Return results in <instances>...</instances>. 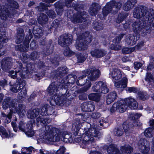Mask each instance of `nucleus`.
Listing matches in <instances>:
<instances>
[{"mask_svg": "<svg viewBox=\"0 0 154 154\" xmlns=\"http://www.w3.org/2000/svg\"><path fill=\"white\" fill-rule=\"evenodd\" d=\"M82 124L80 123V120L77 119L74 121L72 129L74 130L75 135L80 136L82 135V147L85 148L86 146L94 141V137L100 136L101 134L95 128L84 127L83 129L82 128Z\"/></svg>", "mask_w": 154, "mask_h": 154, "instance_id": "1", "label": "nucleus"}, {"mask_svg": "<svg viewBox=\"0 0 154 154\" xmlns=\"http://www.w3.org/2000/svg\"><path fill=\"white\" fill-rule=\"evenodd\" d=\"M148 16L149 18H146V20H137L132 24L133 32L139 35L145 36L148 35L151 32V30L154 28V11L151 10Z\"/></svg>", "mask_w": 154, "mask_h": 154, "instance_id": "2", "label": "nucleus"}, {"mask_svg": "<svg viewBox=\"0 0 154 154\" xmlns=\"http://www.w3.org/2000/svg\"><path fill=\"white\" fill-rule=\"evenodd\" d=\"M18 101L16 99H12L10 97H7L4 100L2 103L3 108L6 109L9 107L10 112L8 114V116L5 118V122L8 123L10 122L12 118L13 113H17L21 117H23L26 112L25 110V106L21 104H18Z\"/></svg>", "mask_w": 154, "mask_h": 154, "instance_id": "3", "label": "nucleus"}, {"mask_svg": "<svg viewBox=\"0 0 154 154\" xmlns=\"http://www.w3.org/2000/svg\"><path fill=\"white\" fill-rule=\"evenodd\" d=\"M43 133L41 135L44 140L48 142H54L60 140V132L59 130L52 126L46 125Z\"/></svg>", "mask_w": 154, "mask_h": 154, "instance_id": "4", "label": "nucleus"}, {"mask_svg": "<svg viewBox=\"0 0 154 154\" xmlns=\"http://www.w3.org/2000/svg\"><path fill=\"white\" fill-rule=\"evenodd\" d=\"M59 88L55 82H53L48 88V92L49 95L54 94L52 97V100H53L57 105L62 106L64 105L66 97L65 95L57 92Z\"/></svg>", "mask_w": 154, "mask_h": 154, "instance_id": "5", "label": "nucleus"}, {"mask_svg": "<svg viewBox=\"0 0 154 154\" xmlns=\"http://www.w3.org/2000/svg\"><path fill=\"white\" fill-rule=\"evenodd\" d=\"M53 107L48 105H45L41 108L39 116L36 119L38 125L47 124L50 122L51 119L45 117L47 115H51L54 112Z\"/></svg>", "mask_w": 154, "mask_h": 154, "instance_id": "6", "label": "nucleus"}, {"mask_svg": "<svg viewBox=\"0 0 154 154\" xmlns=\"http://www.w3.org/2000/svg\"><path fill=\"white\" fill-rule=\"evenodd\" d=\"M75 47L79 51L86 50L88 44L92 40V36L89 35V32H86L78 36Z\"/></svg>", "mask_w": 154, "mask_h": 154, "instance_id": "7", "label": "nucleus"}, {"mask_svg": "<svg viewBox=\"0 0 154 154\" xmlns=\"http://www.w3.org/2000/svg\"><path fill=\"white\" fill-rule=\"evenodd\" d=\"M121 6L122 4L119 2H116L115 1L110 2L107 4L103 8V16L99 15V17L100 19L103 20L109 13L111 12L112 13H113L118 11L120 9Z\"/></svg>", "mask_w": 154, "mask_h": 154, "instance_id": "8", "label": "nucleus"}, {"mask_svg": "<svg viewBox=\"0 0 154 154\" xmlns=\"http://www.w3.org/2000/svg\"><path fill=\"white\" fill-rule=\"evenodd\" d=\"M152 9L148 11V8L144 6L139 5L135 7L134 9L133 16L134 18L140 19L141 20H146V18H149V14L151 16L150 13Z\"/></svg>", "mask_w": 154, "mask_h": 154, "instance_id": "9", "label": "nucleus"}, {"mask_svg": "<svg viewBox=\"0 0 154 154\" xmlns=\"http://www.w3.org/2000/svg\"><path fill=\"white\" fill-rule=\"evenodd\" d=\"M30 65V64H28L26 66V68L22 67V64L20 63L19 64V69L16 70L15 71L13 70L9 71L8 75L12 78L15 79L17 77L18 74L21 78H23L26 73V71H29V70H31V69L29 67Z\"/></svg>", "mask_w": 154, "mask_h": 154, "instance_id": "10", "label": "nucleus"}, {"mask_svg": "<svg viewBox=\"0 0 154 154\" xmlns=\"http://www.w3.org/2000/svg\"><path fill=\"white\" fill-rule=\"evenodd\" d=\"M126 101L121 100L114 103L110 109L111 112L116 111L120 112H124L127 109L128 105L126 104Z\"/></svg>", "mask_w": 154, "mask_h": 154, "instance_id": "11", "label": "nucleus"}, {"mask_svg": "<svg viewBox=\"0 0 154 154\" xmlns=\"http://www.w3.org/2000/svg\"><path fill=\"white\" fill-rule=\"evenodd\" d=\"M86 76V75H82L78 78L76 82V84L78 85L82 86L85 84L86 83H88L87 85L85 86L79 90V92L81 93L87 91L91 86V83L88 80H86L85 81L84 79Z\"/></svg>", "mask_w": 154, "mask_h": 154, "instance_id": "12", "label": "nucleus"}, {"mask_svg": "<svg viewBox=\"0 0 154 154\" xmlns=\"http://www.w3.org/2000/svg\"><path fill=\"white\" fill-rule=\"evenodd\" d=\"M88 14L84 11L79 12L75 14L71 18V20L74 23L85 21L88 19Z\"/></svg>", "mask_w": 154, "mask_h": 154, "instance_id": "13", "label": "nucleus"}, {"mask_svg": "<svg viewBox=\"0 0 154 154\" xmlns=\"http://www.w3.org/2000/svg\"><path fill=\"white\" fill-rule=\"evenodd\" d=\"M138 148L143 154H148L150 150L149 143L144 138H141L138 143Z\"/></svg>", "mask_w": 154, "mask_h": 154, "instance_id": "14", "label": "nucleus"}, {"mask_svg": "<svg viewBox=\"0 0 154 154\" xmlns=\"http://www.w3.org/2000/svg\"><path fill=\"white\" fill-rule=\"evenodd\" d=\"M72 38L71 34L64 35L60 37L59 43L61 46L65 47L71 44Z\"/></svg>", "mask_w": 154, "mask_h": 154, "instance_id": "15", "label": "nucleus"}, {"mask_svg": "<svg viewBox=\"0 0 154 154\" xmlns=\"http://www.w3.org/2000/svg\"><path fill=\"white\" fill-rule=\"evenodd\" d=\"M87 74H90L89 79L91 81L96 80L99 77L100 72V71L95 67L92 68L91 69H87L85 72Z\"/></svg>", "mask_w": 154, "mask_h": 154, "instance_id": "16", "label": "nucleus"}, {"mask_svg": "<svg viewBox=\"0 0 154 154\" xmlns=\"http://www.w3.org/2000/svg\"><path fill=\"white\" fill-rule=\"evenodd\" d=\"M25 82L22 81L21 79L19 78L17 80L16 83L11 87L10 90L13 92L17 93L18 91L20 90L24 87L25 86Z\"/></svg>", "mask_w": 154, "mask_h": 154, "instance_id": "17", "label": "nucleus"}, {"mask_svg": "<svg viewBox=\"0 0 154 154\" xmlns=\"http://www.w3.org/2000/svg\"><path fill=\"white\" fill-rule=\"evenodd\" d=\"M94 103V102L91 101L84 102L81 104V109L84 112L93 111L95 107Z\"/></svg>", "mask_w": 154, "mask_h": 154, "instance_id": "18", "label": "nucleus"}, {"mask_svg": "<svg viewBox=\"0 0 154 154\" xmlns=\"http://www.w3.org/2000/svg\"><path fill=\"white\" fill-rule=\"evenodd\" d=\"M13 14H10L8 9L0 5V17L2 20H6L8 17L12 18Z\"/></svg>", "mask_w": 154, "mask_h": 154, "instance_id": "19", "label": "nucleus"}, {"mask_svg": "<svg viewBox=\"0 0 154 154\" xmlns=\"http://www.w3.org/2000/svg\"><path fill=\"white\" fill-rule=\"evenodd\" d=\"M107 53L104 50L100 48H96L91 51V55L95 58H100L103 57Z\"/></svg>", "mask_w": 154, "mask_h": 154, "instance_id": "20", "label": "nucleus"}, {"mask_svg": "<svg viewBox=\"0 0 154 154\" xmlns=\"http://www.w3.org/2000/svg\"><path fill=\"white\" fill-rule=\"evenodd\" d=\"M101 9V6L99 4L94 3L90 6L89 11V14L91 16H96Z\"/></svg>", "mask_w": 154, "mask_h": 154, "instance_id": "21", "label": "nucleus"}, {"mask_svg": "<svg viewBox=\"0 0 154 154\" xmlns=\"http://www.w3.org/2000/svg\"><path fill=\"white\" fill-rule=\"evenodd\" d=\"M109 76L112 79L113 81L118 80L122 77V74L120 70L117 69H113L109 74Z\"/></svg>", "mask_w": 154, "mask_h": 154, "instance_id": "22", "label": "nucleus"}, {"mask_svg": "<svg viewBox=\"0 0 154 154\" xmlns=\"http://www.w3.org/2000/svg\"><path fill=\"white\" fill-rule=\"evenodd\" d=\"M11 59L10 58H4L2 63V69L7 71L11 68L12 65Z\"/></svg>", "mask_w": 154, "mask_h": 154, "instance_id": "23", "label": "nucleus"}, {"mask_svg": "<svg viewBox=\"0 0 154 154\" xmlns=\"http://www.w3.org/2000/svg\"><path fill=\"white\" fill-rule=\"evenodd\" d=\"M139 38L133 35H129L126 36L125 41L128 45L132 46L136 44Z\"/></svg>", "mask_w": 154, "mask_h": 154, "instance_id": "24", "label": "nucleus"}, {"mask_svg": "<svg viewBox=\"0 0 154 154\" xmlns=\"http://www.w3.org/2000/svg\"><path fill=\"white\" fill-rule=\"evenodd\" d=\"M145 80L147 82L148 86L150 88L154 89V78L150 73H147Z\"/></svg>", "mask_w": 154, "mask_h": 154, "instance_id": "25", "label": "nucleus"}, {"mask_svg": "<svg viewBox=\"0 0 154 154\" xmlns=\"http://www.w3.org/2000/svg\"><path fill=\"white\" fill-rule=\"evenodd\" d=\"M41 110L38 108L31 109L27 111V117L29 119L36 118L39 114Z\"/></svg>", "mask_w": 154, "mask_h": 154, "instance_id": "26", "label": "nucleus"}, {"mask_svg": "<svg viewBox=\"0 0 154 154\" xmlns=\"http://www.w3.org/2000/svg\"><path fill=\"white\" fill-rule=\"evenodd\" d=\"M114 82V85L116 87L122 89L127 86L128 79L126 77H123L121 81L117 82Z\"/></svg>", "mask_w": 154, "mask_h": 154, "instance_id": "27", "label": "nucleus"}, {"mask_svg": "<svg viewBox=\"0 0 154 154\" xmlns=\"http://www.w3.org/2000/svg\"><path fill=\"white\" fill-rule=\"evenodd\" d=\"M126 103L131 109H136L138 106V104L136 101L133 98L129 97L126 99Z\"/></svg>", "mask_w": 154, "mask_h": 154, "instance_id": "28", "label": "nucleus"}, {"mask_svg": "<svg viewBox=\"0 0 154 154\" xmlns=\"http://www.w3.org/2000/svg\"><path fill=\"white\" fill-rule=\"evenodd\" d=\"M107 151L109 154H121L116 145L111 144L108 147Z\"/></svg>", "mask_w": 154, "mask_h": 154, "instance_id": "29", "label": "nucleus"}, {"mask_svg": "<svg viewBox=\"0 0 154 154\" xmlns=\"http://www.w3.org/2000/svg\"><path fill=\"white\" fill-rule=\"evenodd\" d=\"M17 33L16 42L17 44H19L22 42L24 38L23 30L21 28H18L17 29Z\"/></svg>", "mask_w": 154, "mask_h": 154, "instance_id": "30", "label": "nucleus"}, {"mask_svg": "<svg viewBox=\"0 0 154 154\" xmlns=\"http://www.w3.org/2000/svg\"><path fill=\"white\" fill-rule=\"evenodd\" d=\"M38 21L39 24L43 25L48 23V18L46 14L41 13L38 18Z\"/></svg>", "mask_w": 154, "mask_h": 154, "instance_id": "31", "label": "nucleus"}, {"mask_svg": "<svg viewBox=\"0 0 154 154\" xmlns=\"http://www.w3.org/2000/svg\"><path fill=\"white\" fill-rule=\"evenodd\" d=\"M136 3V1H127L124 4L123 9L126 11L130 10Z\"/></svg>", "mask_w": 154, "mask_h": 154, "instance_id": "32", "label": "nucleus"}, {"mask_svg": "<svg viewBox=\"0 0 154 154\" xmlns=\"http://www.w3.org/2000/svg\"><path fill=\"white\" fill-rule=\"evenodd\" d=\"M117 94L115 92H112L109 94L106 98V102L107 104H109L116 99Z\"/></svg>", "mask_w": 154, "mask_h": 154, "instance_id": "33", "label": "nucleus"}, {"mask_svg": "<svg viewBox=\"0 0 154 154\" xmlns=\"http://www.w3.org/2000/svg\"><path fill=\"white\" fill-rule=\"evenodd\" d=\"M120 150L122 154H130L133 151V148L130 145H125L121 146Z\"/></svg>", "mask_w": 154, "mask_h": 154, "instance_id": "34", "label": "nucleus"}, {"mask_svg": "<svg viewBox=\"0 0 154 154\" xmlns=\"http://www.w3.org/2000/svg\"><path fill=\"white\" fill-rule=\"evenodd\" d=\"M8 41V39L6 36V32H3L2 29H0V49L3 47L1 43H6Z\"/></svg>", "mask_w": 154, "mask_h": 154, "instance_id": "35", "label": "nucleus"}, {"mask_svg": "<svg viewBox=\"0 0 154 154\" xmlns=\"http://www.w3.org/2000/svg\"><path fill=\"white\" fill-rule=\"evenodd\" d=\"M103 84V82L102 81L95 82L92 88V91L99 93V91H100V88Z\"/></svg>", "mask_w": 154, "mask_h": 154, "instance_id": "36", "label": "nucleus"}, {"mask_svg": "<svg viewBox=\"0 0 154 154\" xmlns=\"http://www.w3.org/2000/svg\"><path fill=\"white\" fill-rule=\"evenodd\" d=\"M28 128L24 131L28 137H31L34 134V132L32 130V126L31 124H28L26 125Z\"/></svg>", "mask_w": 154, "mask_h": 154, "instance_id": "37", "label": "nucleus"}, {"mask_svg": "<svg viewBox=\"0 0 154 154\" xmlns=\"http://www.w3.org/2000/svg\"><path fill=\"white\" fill-rule=\"evenodd\" d=\"M100 96L99 94L96 93H93L89 95L88 97L89 99L98 102L100 99Z\"/></svg>", "mask_w": 154, "mask_h": 154, "instance_id": "38", "label": "nucleus"}, {"mask_svg": "<svg viewBox=\"0 0 154 154\" xmlns=\"http://www.w3.org/2000/svg\"><path fill=\"white\" fill-rule=\"evenodd\" d=\"M128 15V14L126 12H122L120 13L116 20V22L119 23L122 22Z\"/></svg>", "mask_w": 154, "mask_h": 154, "instance_id": "39", "label": "nucleus"}, {"mask_svg": "<svg viewBox=\"0 0 154 154\" xmlns=\"http://www.w3.org/2000/svg\"><path fill=\"white\" fill-rule=\"evenodd\" d=\"M94 28L96 30H100L103 29V24L100 21H94L93 22Z\"/></svg>", "mask_w": 154, "mask_h": 154, "instance_id": "40", "label": "nucleus"}, {"mask_svg": "<svg viewBox=\"0 0 154 154\" xmlns=\"http://www.w3.org/2000/svg\"><path fill=\"white\" fill-rule=\"evenodd\" d=\"M55 6L57 14L59 15H61L63 11V6L59 2H57L55 4Z\"/></svg>", "mask_w": 154, "mask_h": 154, "instance_id": "41", "label": "nucleus"}, {"mask_svg": "<svg viewBox=\"0 0 154 154\" xmlns=\"http://www.w3.org/2000/svg\"><path fill=\"white\" fill-rule=\"evenodd\" d=\"M144 135L147 137H151L154 135L153 129L152 128H149L146 129L144 132Z\"/></svg>", "mask_w": 154, "mask_h": 154, "instance_id": "42", "label": "nucleus"}, {"mask_svg": "<svg viewBox=\"0 0 154 154\" xmlns=\"http://www.w3.org/2000/svg\"><path fill=\"white\" fill-rule=\"evenodd\" d=\"M50 6V4L49 2H46L45 3H41L40 5L37 8H38L39 11H46L47 9V8Z\"/></svg>", "mask_w": 154, "mask_h": 154, "instance_id": "43", "label": "nucleus"}, {"mask_svg": "<svg viewBox=\"0 0 154 154\" xmlns=\"http://www.w3.org/2000/svg\"><path fill=\"white\" fill-rule=\"evenodd\" d=\"M29 41L30 40H28L26 38L24 42L23 45L22 46V47H21L22 46L21 45L19 46L20 47H19L20 48H22V49H20V50L24 51H27L29 47Z\"/></svg>", "mask_w": 154, "mask_h": 154, "instance_id": "44", "label": "nucleus"}, {"mask_svg": "<svg viewBox=\"0 0 154 154\" xmlns=\"http://www.w3.org/2000/svg\"><path fill=\"white\" fill-rule=\"evenodd\" d=\"M64 134L63 136V141L66 143L70 142L72 141L71 135L66 132H64Z\"/></svg>", "mask_w": 154, "mask_h": 154, "instance_id": "45", "label": "nucleus"}, {"mask_svg": "<svg viewBox=\"0 0 154 154\" xmlns=\"http://www.w3.org/2000/svg\"><path fill=\"white\" fill-rule=\"evenodd\" d=\"M21 89H22V90L18 94V97L20 99L25 97L26 96L27 94L26 89L25 86L24 87Z\"/></svg>", "mask_w": 154, "mask_h": 154, "instance_id": "46", "label": "nucleus"}, {"mask_svg": "<svg viewBox=\"0 0 154 154\" xmlns=\"http://www.w3.org/2000/svg\"><path fill=\"white\" fill-rule=\"evenodd\" d=\"M109 91L108 88L107 87L106 84L103 82V84L101 87L100 91L99 93H101L103 94H105L107 93Z\"/></svg>", "mask_w": 154, "mask_h": 154, "instance_id": "47", "label": "nucleus"}, {"mask_svg": "<svg viewBox=\"0 0 154 154\" xmlns=\"http://www.w3.org/2000/svg\"><path fill=\"white\" fill-rule=\"evenodd\" d=\"M77 61L79 63H82L84 62L87 58L86 56L84 54H80L77 55Z\"/></svg>", "mask_w": 154, "mask_h": 154, "instance_id": "48", "label": "nucleus"}, {"mask_svg": "<svg viewBox=\"0 0 154 154\" xmlns=\"http://www.w3.org/2000/svg\"><path fill=\"white\" fill-rule=\"evenodd\" d=\"M68 69L66 67H61L58 69L57 71V74H66L68 72Z\"/></svg>", "mask_w": 154, "mask_h": 154, "instance_id": "49", "label": "nucleus"}, {"mask_svg": "<svg viewBox=\"0 0 154 154\" xmlns=\"http://www.w3.org/2000/svg\"><path fill=\"white\" fill-rule=\"evenodd\" d=\"M123 133V131L120 128H115L114 131V134L117 136H121Z\"/></svg>", "mask_w": 154, "mask_h": 154, "instance_id": "50", "label": "nucleus"}, {"mask_svg": "<svg viewBox=\"0 0 154 154\" xmlns=\"http://www.w3.org/2000/svg\"><path fill=\"white\" fill-rule=\"evenodd\" d=\"M8 1V6L10 8H13L17 9L19 7L17 3L15 1Z\"/></svg>", "mask_w": 154, "mask_h": 154, "instance_id": "51", "label": "nucleus"}, {"mask_svg": "<svg viewBox=\"0 0 154 154\" xmlns=\"http://www.w3.org/2000/svg\"><path fill=\"white\" fill-rule=\"evenodd\" d=\"M22 121H20L19 124L18 128L19 130L24 132L27 128L28 127L26 126V125Z\"/></svg>", "mask_w": 154, "mask_h": 154, "instance_id": "52", "label": "nucleus"}, {"mask_svg": "<svg viewBox=\"0 0 154 154\" xmlns=\"http://www.w3.org/2000/svg\"><path fill=\"white\" fill-rule=\"evenodd\" d=\"M39 53L36 51L32 52L30 55V58L32 60H35L39 57Z\"/></svg>", "mask_w": 154, "mask_h": 154, "instance_id": "53", "label": "nucleus"}, {"mask_svg": "<svg viewBox=\"0 0 154 154\" xmlns=\"http://www.w3.org/2000/svg\"><path fill=\"white\" fill-rule=\"evenodd\" d=\"M138 97L143 100H145L147 98L146 93L143 91H140L138 94Z\"/></svg>", "mask_w": 154, "mask_h": 154, "instance_id": "54", "label": "nucleus"}, {"mask_svg": "<svg viewBox=\"0 0 154 154\" xmlns=\"http://www.w3.org/2000/svg\"><path fill=\"white\" fill-rule=\"evenodd\" d=\"M124 35V34H121L119 36H116L113 40V42L115 44L119 43L123 37Z\"/></svg>", "mask_w": 154, "mask_h": 154, "instance_id": "55", "label": "nucleus"}, {"mask_svg": "<svg viewBox=\"0 0 154 154\" xmlns=\"http://www.w3.org/2000/svg\"><path fill=\"white\" fill-rule=\"evenodd\" d=\"M33 32L35 34H40L43 33L41 28L38 26H35L34 27Z\"/></svg>", "mask_w": 154, "mask_h": 154, "instance_id": "56", "label": "nucleus"}, {"mask_svg": "<svg viewBox=\"0 0 154 154\" xmlns=\"http://www.w3.org/2000/svg\"><path fill=\"white\" fill-rule=\"evenodd\" d=\"M0 132L2 133V137L4 138H8L9 137L5 129L3 127H0Z\"/></svg>", "mask_w": 154, "mask_h": 154, "instance_id": "57", "label": "nucleus"}, {"mask_svg": "<svg viewBox=\"0 0 154 154\" xmlns=\"http://www.w3.org/2000/svg\"><path fill=\"white\" fill-rule=\"evenodd\" d=\"M26 150L28 152V153H31L34 152L35 151V149L32 147L30 146L29 147H24L21 150L24 151Z\"/></svg>", "mask_w": 154, "mask_h": 154, "instance_id": "58", "label": "nucleus"}, {"mask_svg": "<svg viewBox=\"0 0 154 154\" xmlns=\"http://www.w3.org/2000/svg\"><path fill=\"white\" fill-rule=\"evenodd\" d=\"M63 54L65 56L69 57L73 55L74 53L71 51L69 48H68L64 51Z\"/></svg>", "mask_w": 154, "mask_h": 154, "instance_id": "59", "label": "nucleus"}, {"mask_svg": "<svg viewBox=\"0 0 154 154\" xmlns=\"http://www.w3.org/2000/svg\"><path fill=\"white\" fill-rule=\"evenodd\" d=\"M123 127L125 130V132L127 135H128V132H129L130 129L128 127V125L127 124L126 122H124L123 125Z\"/></svg>", "mask_w": 154, "mask_h": 154, "instance_id": "60", "label": "nucleus"}, {"mask_svg": "<svg viewBox=\"0 0 154 154\" xmlns=\"http://www.w3.org/2000/svg\"><path fill=\"white\" fill-rule=\"evenodd\" d=\"M46 13L48 16L50 17L54 18L56 17V14L52 10H49Z\"/></svg>", "mask_w": 154, "mask_h": 154, "instance_id": "61", "label": "nucleus"}, {"mask_svg": "<svg viewBox=\"0 0 154 154\" xmlns=\"http://www.w3.org/2000/svg\"><path fill=\"white\" fill-rule=\"evenodd\" d=\"M21 60L24 63H26L29 60V59L28 57L27 54L25 53L22 54Z\"/></svg>", "mask_w": 154, "mask_h": 154, "instance_id": "62", "label": "nucleus"}, {"mask_svg": "<svg viewBox=\"0 0 154 154\" xmlns=\"http://www.w3.org/2000/svg\"><path fill=\"white\" fill-rule=\"evenodd\" d=\"M60 22L57 19L55 20L52 23L51 26L55 28L57 27L59 25Z\"/></svg>", "mask_w": 154, "mask_h": 154, "instance_id": "63", "label": "nucleus"}, {"mask_svg": "<svg viewBox=\"0 0 154 154\" xmlns=\"http://www.w3.org/2000/svg\"><path fill=\"white\" fill-rule=\"evenodd\" d=\"M66 149L64 147H61L56 153V154H64Z\"/></svg>", "mask_w": 154, "mask_h": 154, "instance_id": "64", "label": "nucleus"}]
</instances>
